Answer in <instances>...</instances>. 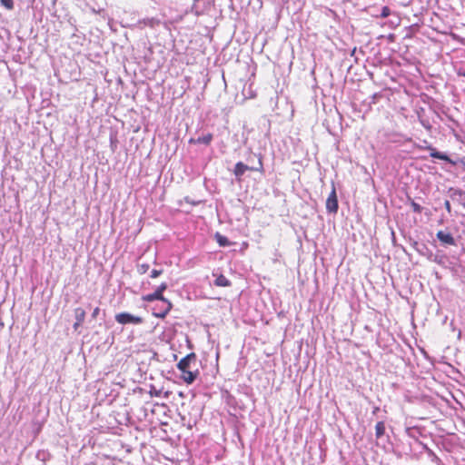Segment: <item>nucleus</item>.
<instances>
[{"instance_id":"7","label":"nucleus","mask_w":465,"mask_h":465,"mask_svg":"<svg viewBox=\"0 0 465 465\" xmlns=\"http://www.w3.org/2000/svg\"><path fill=\"white\" fill-rule=\"evenodd\" d=\"M426 149L430 151V155L432 158L443 160V161L450 163L451 164H455V162H453L447 154H444V153L437 151L436 148H434L432 146H428V147H426Z\"/></svg>"},{"instance_id":"19","label":"nucleus","mask_w":465,"mask_h":465,"mask_svg":"<svg viewBox=\"0 0 465 465\" xmlns=\"http://www.w3.org/2000/svg\"><path fill=\"white\" fill-rule=\"evenodd\" d=\"M99 312H100V308L99 307H96L94 311H93V313H92V317L94 319H95L97 317V315L99 314Z\"/></svg>"},{"instance_id":"15","label":"nucleus","mask_w":465,"mask_h":465,"mask_svg":"<svg viewBox=\"0 0 465 465\" xmlns=\"http://www.w3.org/2000/svg\"><path fill=\"white\" fill-rule=\"evenodd\" d=\"M391 15V9L388 6H383L381 14V18H386Z\"/></svg>"},{"instance_id":"22","label":"nucleus","mask_w":465,"mask_h":465,"mask_svg":"<svg viewBox=\"0 0 465 465\" xmlns=\"http://www.w3.org/2000/svg\"><path fill=\"white\" fill-rule=\"evenodd\" d=\"M154 308H156L157 311L163 310V303L161 302V305H156Z\"/></svg>"},{"instance_id":"24","label":"nucleus","mask_w":465,"mask_h":465,"mask_svg":"<svg viewBox=\"0 0 465 465\" xmlns=\"http://www.w3.org/2000/svg\"><path fill=\"white\" fill-rule=\"evenodd\" d=\"M463 207L465 208V202L462 203Z\"/></svg>"},{"instance_id":"23","label":"nucleus","mask_w":465,"mask_h":465,"mask_svg":"<svg viewBox=\"0 0 465 465\" xmlns=\"http://www.w3.org/2000/svg\"><path fill=\"white\" fill-rule=\"evenodd\" d=\"M379 410H380L379 407H375L374 410H373V413H376Z\"/></svg>"},{"instance_id":"4","label":"nucleus","mask_w":465,"mask_h":465,"mask_svg":"<svg viewBox=\"0 0 465 465\" xmlns=\"http://www.w3.org/2000/svg\"><path fill=\"white\" fill-rule=\"evenodd\" d=\"M248 170H250V171H258V172L262 173L263 172V166H262V158L259 159V167H255V168L254 167H249L248 165L244 164L243 163L238 162L234 165L233 173L240 180L241 177L243 175V173L246 171H248Z\"/></svg>"},{"instance_id":"3","label":"nucleus","mask_w":465,"mask_h":465,"mask_svg":"<svg viewBox=\"0 0 465 465\" xmlns=\"http://www.w3.org/2000/svg\"><path fill=\"white\" fill-rule=\"evenodd\" d=\"M115 321L122 325L134 324L138 325L143 322V319L140 316L133 315L129 312H119L114 316Z\"/></svg>"},{"instance_id":"12","label":"nucleus","mask_w":465,"mask_h":465,"mask_svg":"<svg viewBox=\"0 0 465 465\" xmlns=\"http://www.w3.org/2000/svg\"><path fill=\"white\" fill-rule=\"evenodd\" d=\"M74 317H75V321L84 322L85 319V311L81 307L75 308L74 309Z\"/></svg>"},{"instance_id":"11","label":"nucleus","mask_w":465,"mask_h":465,"mask_svg":"<svg viewBox=\"0 0 465 465\" xmlns=\"http://www.w3.org/2000/svg\"><path fill=\"white\" fill-rule=\"evenodd\" d=\"M385 433V423L384 421H378L375 425V436L377 439L382 437Z\"/></svg>"},{"instance_id":"6","label":"nucleus","mask_w":465,"mask_h":465,"mask_svg":"<svg viewBox=\"0 0 465 465\" xmlns=\"http://www.w3.org/2000/svg\"><path fill=\"white\" fill-rule=\"evenodd\" d=\"M436 236L438 240L445 245H455V240L450 232L439 231Z\"/></svg>"},{"instance_id":"20","label":"nucleus","mask_w":465,"mask_h":465,"mask_svg":"<svg viewBox=\"0 0 465 465\" xmlns=\"http://www.w3.org/2000/svg\"><path fill=\"white\" fill-rule=\"evenodd\" d=\"M444 205H445L446 210H447L449 213H450V212H451V206H450V202H449V201H446V202H445V203H444Z\"/></svg>"},{"instance_id":"8","label":"nucleus","mask_w":465,"mask_h":465,"mask_svg":"<svg viewBox=\"0 0 465 465\" xmlns=\"http://www.w3.org/2000/svg\"><path fill=\"white\" fill-rule=\"evenodd\" d=\"M215 276L214 285L217 287H230L232 285V282L223 274H216L213 273Z\"/></svg>"},{"instance_id":"13","label":"nucleus","mask_w":465,"mask_h":465,"mask_svg":"<svg viewBox=\"0 0 465 465\" xmlns=\"http://www.w3.org/2000/svg\"><path fill=\"white\" fill-rule=\"evenodd\" d=\"M149 268H150V266L148 263H139L137 265V272L140 274H144L149 271Z\"/></svg>"},{"instance_id":"17","label":"nucleus","mask_w":465,"mask_h":465,"mask_svg":"<svg viewBox=\"0 0 465 465\" xmlns=\"http://www.w3.org/2000/svg\"><path fill=\"white\" fill-rule=\"evenodd\" d=\"M162 273H163V270H156V269H153V270H152V272H151L150 277H151V278H157V277H158V276H160Z\"/></svg>"},{"instance_id":"21","label":"nucleus","mask_w":465,"mask_h":465,"mask_svg":"<svg viewBox=\"0 0 465 465\" xmlns=\"http://www.w3.org/2000/svg\"><path fill=\"white\" fill-rule=\"evenodd\" d=\"M84 322H78V321H75V322L74 323V331H76L83 323Z\"/></svg>"},{"instance_id":"10","label":"nucleus","mask_w":465,"mask_h":465,"mask_svg":"<svg viewBox=\"0 0 465 465\" xmlns=\"http://www.w3.org/2000/svg\"><path fill=\"white\" fill-rule=\"evenodd\" d=\"M214 238L217 243L222 247L232 245V242L228 240V238L219 232L215 233Z\"/></svg>"},{"instance_id":"1","label":"nucleus","mask_w":465,"mask_h":465,"mask_svg":"<svg viewBox=\"0 0 465 465\" xmlns=\"http://www.w3.org/2000/svg\"><path fill=\"white\" fill-rule=\"evenodd\" d=\"M196 354L191 352L182 358L177 363V368L181 371V379L187 384H192L199 375V371H193L191 364L195 362Z\"/></svg>"},{"instance_id":"9","label":"nucleus","mask_w":465,"mask_h":465,"mask_svg":"<svg viewBox=\"0 0 465 465\" xmlns=\"http://www.w3.org/2000/svg\"><path fill=\"white\" fill-rule=\"evenodd\" d=\"M213 140V134L211 133L206 134L205 135L200 136L197 139H190V143H204L206 145L210 144Z\"/></svg>"},{"instance_id":"18","label":"nucleus","mask_w":465,"mask_h":465,"mask_svg":"<svg viewBox=\"0 0 465 465\" xmlns=\"http://www.w3.org/2000/svg\"><path fill=\"white\" fill-rule=\"evenodd\" d=\"M167 289V284L166 282H162L156 289V291H158V292H160L161 294L163 293V292Z\"/></svg>"},{"instance_id":"16","label":"nucleus","mask_w":465,"mask_h":465,"mask_svg":"<svg viewBox=\"0 0 465 465\" xmlns=\"http://www.w3.org/2000/svg\"><path fill=\"white\" fill-rule=\"evenodd\" d=\"M411 205V208H412L413 212H415L417 213H421L422 208H421V206L419 203H417L412 201Z\"/></svg>"},{"instance_id":"5","label":"nucleus","mask_w":465,"mask_h":465,"mask_svg":"<svg viewBox=\"0 0 465 465\" xmlns=\"http://www.w3.org/2000/svg\"><path fill=\"white\" fill-rule=\"evenodd\" d=\"M326 209L330 213H336L338 212L339 203L334 184H332L331 192L326 200Z\"/></svg>"},{"instance_id":"2","label":"nucleus","mask_w":465,"mask_h":465,"mask_svg":"<svg viewBox=\"0 0 465 465\" xmlns=\"http://www.w3.org/2000/svg\"><path fill=\"white\" fill-rule=\"evenodd\" d=\"M143 300L148 302L158 300L163 303V310L157 311L156 308L153 309V315L160 319H163L169 313L173 307L172 302L169 300L165 299L163 295L158 292V291L156 290L154 291V292L143 296Z\"/></svg>"},{"instance_id":"14","label":"nucleus","mask_w":465,"mask_h":465,"mask_svg":"<svg viewBox=\"0 0 465 465\" xmlns=\"http://www.w3.org/2000/svg\"><path fill=\"white\" fill-rule=\"evenodd\" d=\"M1 5L7 10L14 9V0H0Z\"/></svg>"}]
</instances>
